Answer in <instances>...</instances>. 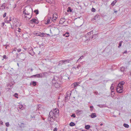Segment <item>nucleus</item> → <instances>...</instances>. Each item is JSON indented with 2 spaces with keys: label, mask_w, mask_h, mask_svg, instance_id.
I'll return each mask as SVG.
<instances>
[{
  "label": "nucleus",
  "mask_w": 131,
  "mask_h": 131,
  "mask_svg": "<svg viewBox=\"0 0 131 131\" xmlns=\"http://www.w3.org/2000/svg\"><path fill=\"white\" fill-rule=\"evenodd\" d=\"M3 58L4 59H6L7 58V56L6 55H4L3 56Z\"/></svg>",
  "instance_id": "nucleus-48"
},
{
  "label": "nucleus",
  "mask_w": 131,
  "mask_h": 131,
  "mask_svg": "<svg viewBox=\"0 0 131 131\" xmlns=\"http://www.w3.org/2000/svg\"><path fill=\"white\" fill-rule=\"evenodd\" d=\"M75 84H76V86H77L79 84V82H75Z\"/></svg>",
  "instance_id": "nucleus-53"
},
{
  "label": "nucleus",
  "mask_w": 131,
  "mask_h": 131,
  "mask_svg": "<svg viewBox=\"0 0 131 131\" xmlns=\"http://www.w3.org/2000/svg\"><path fill=\"white\" fill-rule=\"evenodd\" d=\"M21 51V49H19L17 50V51L19 52H20Z\"/></svg>",
  "instance_id": "nucleus-52"
},
{
  "label": "nucleus",
  "mask_w": 131,
  "mask_h": 131,
  "mask_svg": "<svg viewBox=\"0 0 131 131\" xmlns=\"http://www.w3.org/2000/svg\"><path fill=\"white\" fill-rule=\"evenodd\" d=\"M69 125L71 126H73L75 125V124L73 122H71L70 123Z\"/></svg>",
  "instance_id": "nucleus-25"
},
{
  "label": "nucleus",
  "mask_w": 131,
  "mask_h": 131,
  "mask_svg": "<svg viewBox=\"0 0 131 131\" xmlns=\"http://www.w3.org/2000/svg\"><path fill=\"white\" fill-rule=\"evenodd\" d=\"M6 23H10L9 21L8 20L7 21Z\"/></svg>",
  "instance_id": "nucleus-64"
},
{
  "label": "nucleus",
  "mask_w": 131,
  "mask_h": 131,
  "mask_svg": "<svg viewBox=\"0 0 131 131\" xmlns=\"http://www.w3.org/2000/svg\"><path fill=\"white\" fill-rule=\"evenodd\" d=\"M46 1L48 3L51 4L54 2V0H46Z\"/></svg>",
  "instance_id": "nucleus-13"
},
{
  "label": "nucleus",
  "mask_w": 131,
  "mask_h": 131,
  "mask_svg": "<svg viewBox=\"0 0 131 131\" xmlns=\"http://www.w3.org/2000/svg\"><path fill=\"white\" fill-rule=\"evenodd\" d=\"M50 19H48L46 21V22L45 23V24L46 25H48V24L49 23H50Z\"/></svg>",
  "instance_id": "nucleus-26"
},
{
  "label": "nucleus",
  "mask_w": 131,
  "mask_h": 131,
  "mask_svg": "<svg viewBox=\"0 0 131 131\" xmlns=\"http://www.w3.org/2000/svg\"><path fill=\"white\" fill-rule=\"evenodd\" d=\"M0 124L3 125V122L2 121L0 122Z\"/></svg>",
  "instance_id": "nucleus-59"
},
{
  "label": "nucleus",
  "mask_w": 131,
  "mask_h": 131,
  "mask_svg": "<svg viewBox=\"0 0 131 131\" xmlns=\"http://www.w3.org/2000/svg\"><path fill=\"white\" fill-rule=\"evenodd\" d=\"M58 78L56 76L54 77L52 80V83L53 85L56 88H58L60 86V82L59 81Z\"/></svg>",
  "instance_id": "nucleus-1"
},
{
  "label": "nucleus",
  "mask_w": 131,
  "mask_h": 131,
  "mask_svg": "<svg viewBox=\"0 0 131 131\" xmlns=\"http://www.w3.org/2000/svg\"><path fill=\"white\" fill-rule=\"evenodd\" d=\"M84 57V56H81L79 59L77 61V62H79V61L81 60L82 59L83 57Z\"/></svg>",
  "instance_id": "nucleus-27"
},
{
  "label": "nucleus",
  "mask_w": 131,
  "mask_h": 131,
  "mask_svg": "<svg viewBox=\"0 0 131 131\" xmlns=\"http://www.w3.org/2000/svg\"><path fill=\"white\" fill-rule=\"evenodd\" d=\"M67 11L68 12H72V10L71 9V8L70 7H69L68 8V10H67Z\"/></svg>",
  "instance_id": "nucleus-36"
},
{
  "label": "nucleus",
  "mask_w": 131,
  "mask_h": 131,
  "mask_svg": "<svg viewBox=\"0 0 131 131\" xmlns=\"http://www.w3.org/2000/svg\"><path fill=\"white\" fill-rule=\"evenodd\" d=\"M125 69V68L124 67H122L121 68V71L122 72L124 71Z\"/></svg>",
  "instance_id": "nucleus-31"
},
{
  "label": "nucleus",
  "mask_w": 131,
  "mask_h": 131,
  "mask_svg": "<svg viewBox=\"0 0 131 131\" xmlns=\"http://www.w3.org/2000/svg\"><path fill=\"white\" fill-rule=\"evenodd\" d=\"M17 19L16 18H13V22H18V21L17 20Z\"/></svg>",
  "instance_id": "nucleus-38"
},
{
  "label": "nucleus",
  "mask_w": 131,
  "mask_h": 131,
  "mask_svg": "<svg viewBox=\"0 0 131 131\" xmlns=\"http://www.w3.org/2000/svg\"><path fill=\"white\" fill-rule=\"evenodd\" d=\"M117 2V1L116 0H115L113 1L111 3V5L113 6L114 5H115V4Z\"/></svg>",
  "instance_id": "nucleus-19"
},
{
  "label": "nucleus",
  "mask_w": 131,
  "mask_h": 131,
  "mask_svg": "<svg viewBox=\"0 0 131 131\" xmlns=\"http://www.w3.org/2000/svg\"><path fill=\"white\" fill-rule=\"evenodd\" d=\"M76 112L77 114H80L82 113L83 111L82 110H76Z\"/></svg>",
  "instance_id": "nucleus-12"
},
{
  "label": "nucleus",
  "mask_w": 131,
  "mask_h": 131,
  "mask_svg": "<svg viewBox=\"0 0 131 131\" xmlns=\"http://www.w3.org/2000/svg\"><path fill=\"white\" fill-rule=\"evenodd\" d=\"M96 115L95 113H92L91 115V117L92 118H94L96 117Z\"/></svg>",
  "instance_id": "nucleus-16"
},
{
  "label": "nucleus",
  "mask_w": 131,
  "mask_h": 131,
  "mask_svg": "<svg viewBox=\"0 0 131 131\" xmlns=\"http://www.w3.org/2000/svg\"><path fill=\"white\" fill-rule=\"evenodd\" d=\"M77 68L75 67H73V68H72V69H75V70H76Z\"/></svg>",
  "instance_id": "nucleus-62"
},
{
  "label": "nucleus",
  "mask_w": 131,
  "mask_h": 131,
  "mask_svg": "<svg viewBox=\"0 0 131 131\" xmlns=\"http://www.w3.org/2000/svg\"><path fill=\"white\" fill-rule=\"evenodd\" d=\"M34 0H28V1H29L30 2H32L34 1Z\"/></svg>",
  "instance_id": "nucleus-61"
},
{
  "label": "nucleus",
  "mask_w": 131,
  "mask_h": 131,
  "mask_svg": "<svg viewBox=\"0 0 131 131\" xmlns=\"http://www.w3.org/2000/svg\"><path fill=\"white\" fill-rule=\"evenodd\" d=\"M81 67V65H79L77 67V68L78 69H79V68Z\"/></svg>",
  "instance_id": "nucleus-57"
},
{
  "label": "nucleus",
  "mask_w": 131,
  "mask_h": 131,
  "mask_svg": "<svg viewBox=\"0 0 131 131\" xmlns=\"http://www.w3.org/2000/svg\"><path fill=\"white\" fill-rule=\"evenodd\" d=\"M65 21V20L64 18H61L60 21L59 23L62 24Z\"/></svg>",
  "instance_id": "nucleus-10"
},
{
  "label": "nucleus",
  "mask_w": 131,
  "mask_h": 131,
  "mask_svg": "<svg viewBox=\"0 0 131 131\" xmlns=\"http://www.w3.org/2000/svg\"><path fill=\"white\" fill-rule=\"evenodd\" d=\"M93 31L92 30L90 32H88L86 35L88 36V35H91V34H93Z\"/></svg>",
  "instance_id": "nucleus-33"
},
{
  "label": "nucleus",
  "mask_w": 131,
  "mask_h": 131,
  "mask_svg": "<svg viewBox=\"0 0 131 131\" xmlns=\"http://www.w3.org/2000/svg\"><path fill=\"white\" fill-rule=\"evenodd\" d=\"M42 74L41 73H40L32 75L31 76L30 78H33L34 77L37 78H42Z\"/></svg>",
  "instance_id": "nucleus-6"
},
{
  "label": "nucleus",
  "mask_w": 131,
  "mask_h": 131,
  "mask_svg": "<svg viewBox=\"0 0 131 131\" xmlns=\"http://www.w3.org/2000/svg\"><path fill=\"white\" fill-rule=\"evenodd\" d=\"M6 13H4V14L3 15V18H4L6 17Z\"/></svg>",
  "instance_id": "nucleus-46"
},
{
  "label": "nucleus",
  "mask_w": 131,
  "mask_h": 131,
  "mask_svg": "<svg viewBox=\"0 0 131 131\" xmlns=\"http://www.w3.org/2000/svg\"><path fill=\"white\" fill-rule=\"evenodd\" d=\"M16 95H17V96L18 95L17 94V93H15V97H16L17 98H18V97L16 96Z\"/></svg>",
  "instance_id": "nucleus-50"
},
{
  "label": "nucleus",
  "mask_w": 131,
  "mask_h": 131,
  "mask_svg": "<svg viewBox=\"0 0 131 131\" xmlns=\"http://www.w3.org/2000/svg\"><path fill=\"white\" fill-rule=\"evenodd\" d=\"M30 23H34L37 24L39 23V21L37 19L33 18L30 20Z\"/></svg>",
  "instance_id": "nucleus-4"
},
{
  "label": "nucleus",
  "mask_w": 131,
  "mask_h": 131,
  "mask_svg": "<svg viewBox=\"0 0 131 131\" xmlns=\"http://www.w3.org/2000/svg\"><path fill=\"white\" fill-rule=\"evenodd\" d=\"M1 7H4V8H5V4H4V3H3V4L1 6Z\"/></svg>",
  "instance_id": "nucleus-49"
},
{
  "label": "nucleus",
  "mask_w": 131,
  "mask_h": 131,
  "mask_svg": "<svg viewBox=\"0 0 131 131\" xmlns=\"http://www.w3.org/2000/svg\"><path fill=\"white\" fill-rule=\"evenodd\" d=\"M97 106L100 107H105V105L99 104Z\"/></svg>",
  "instance_id": "nucleus-30"
},
{
  "label": "nucleus",
  "mask_w": 131,
  "mask_h": 131,
  "mask_svg": "<svg viewBox=\"0 0 131 131\" xmlns=\"http://www.w3.org/2000/svg\"><path fill=\"white\" fill-rule=\"evenodd\" d=\"M124 83L125 82H124L122 81L120 82L118 84H119V86H122V87L123 88V85Z\"/></svg>",
  "instance_id": "nucleus-21"
},
{
  "label": "nucleus",
  "mask_w": 131,
  "mask_h": 131,
  "mask_svg": "<svg viewBox=\"0 0 131 131\" xmlns=\"http://www.w3.org/2000/svg\"><path fill=\"white\" fill-rule=\"evenodd\" d=\"M53 17L56 19H57L58 18V16L57 15V14L56 13H54L53 15Z\"/></svg>",
  "instance_id": "nucleus-23"
},
{
  "label": "nucleus",
  "mask_w": 131,
  "mask_h": 131,
  "mask_svg": "<svg viewBox=\"0 0 131 131\" xmlns=\"http://www.w3.org/2000/svg\"><path fill=\"white\" fill-rule=\"evenodd\" d=\"M63 35V36H65L66 37H68L69 35V32H67L65 34H64Z\"/></svg>",
  "instance_id": "nucleus-14"
},
{
  "label": "nucleus",
  "mask_w": 131,
  "mask_h": 131,
  "mask_svg": "<svg viewBox=\"0 0 131 131\" xmlns=\"http://www.w3.org/2000/svg\"><path fill=\"white\" fill-rule=\"evenodd\" d=\"M5 25V23H2L1 25V26L2 27H3Z\"/></svg>",
  "instance_id": "nucleus-44"
},
{
  "label": "nucleus",
  "mask_w": 131,
  "mask_h": 131,
  "mask_svg": "<svg viewBox=\"0 0 131 131\" xmlns=\"http://www.w3.org/2000/svg\"><path fill=\"white\" fill-rule=\"evenodd\" d=\"M71 60H68L67 59L66 60H63V62L64 63V64H65L66 63H68L69 62V61Z\"/></svg>",
  "instance_id": "nucleus-17"
},
{
  "label": "nucleus",
  "mask_w": 131,
  "mask_h": 131,
  "mask_svg": "<svg viewBox=\"0 0 131 131\" xmlns=\"http://www.w3.org/2000/svg\"><path fill=\"white\" fill-rule=\"evenodd\" d=\"M112 85H113V84H112ZM110 88H111V90H114V87L113 86H112V85H111V87Z\"/></svg>",
  "instance_id": "nucleus-51"
},
{
  "label": "nucleus",
  "mask_w": 131,
  "mask_h": 131,
  "mask_svg": "<svg viewBox=\"0 0 131 131\" xmlns=\"http://www.w3.org/2000/svg\"><path fill=\"white\" fill-rule=\"evenodd\" d=\"M5 125L7 127H9V125L8 122H7L5 123Z\"/></svg>",
  "instance_id": "nucleus-39"
},
{
  "label": "nucleus",
  "mask_w": 131,
  "mask_h": 131,
  "mask_svg": "<svg viewBox=\"0 0 131 131\" xmlns=\"http://www.w3.org/2000/svg\"><path fill=\"white\" fill-rule=\"evenodd\" d=\"M30 84H32L33 86H35L36 85V82L34 81H33L30 83Z\"/></svg>",
  "instance_id": "nucleus-20"
},
{
  "label": "nucleus",
  "mask_w": 131,
  "mask_h": 131,
  "mask_svg": "<svg viewBox=\"0 0 131 131\" xmlns=\"http://www.w3.org/2000/svg\"><path fill=\"white\" fill-rule=\"evenodd\" d=\"M49 116L50 118H52L53 119H54L56 117L53 112L51 111L50 112Z\"/></svg>",
  "instance_id": "nucleus-5"
},
{
  "label": "nucleus",
  "mask_w": 131,
  "mask_h": 131,
  "mask_svg": "<svg viewBox=\"0 0 131 131\" xmlns=\"http://www.w3.org/2000/svg\"><path fill=\"white\" fill-rule=\"evenodd\" d=\"M94 94H96V95H97L98 94H99L98 92L96 91H94Z\"/></svg>",
  "instance_id": "nucleus-41"
},
{
  "label": "nucleus",
  "mask_w": 131,
  "mask_h": 131,
  "mask_svg": "<svg viewBox=\"0 0 131 131\" xmlns=\"http://www.w3.org/2000/svg\"><path fill=\"white\" fill-rule=\"evenodd\" d=\"M99 17V15L97 14L94 17V19H96V18H98Z\"/></svg>",
  "instance_id": "nucleus-32"
},
{
  "label": "nucleus",
  "mask_w": 131,
  "mask_h": 131,
  "mask_svg": "<svg viewBox=\"0 0 131 131\" xmlns=\"http://www.w3.org/2000/svg\"><path fill=\"white\" fill-rule=\"evenodd\" d=\"M28 70H30L31 71V72H32L33 70V69L31 68H29V69H28Z\"/></svg>",
  "instance_id": "nucleus-47"
},
{
  "label": "nucleus",
  "mask_w": 131,
  "mask_h": 131,
  "mask_svg": "<svg viewBox=\"0 0 131 131\" xmlns=\"http://www.w3.org/2000/svg\"><path fill=\"white\" fill-rule=\"evenodd\" d=\"M54 115L56 116V115H58L57 114L59 112V110H57L56 109H55L54 110L53 112Z\"/></svg>",
  "instance_id": "nucleus-9"
},
{
  "label": "nucleus",
  "mask_w": 131,
  "mask_h": 131,
  "mask_svg": "<svg viewBox=\"0 0 131 131\" xmlns=\"http://www.w3.org/2000/svg\"><path fill=\"white\" fill-rule=\"evenodd\" d=\"M71 117H73L75 118V117L76 116L74 114H73L71 115Z\"/></svg>",
  "instance_id": "nucleus-45"
},
{
  "label": "nucleus",
  "mask_w": 131,
  "mask_h": 131,
  "mask_svg": "<svg viewBox=\"0 0 131 131\" xmlns=\"http://www.w3.org/2000/svg\"><path fill=\"white\" fill-rule=\"evenodd\" d=\"M25 17H26L29 19H30L31 18L32 15H25Z\"/></svg>",
  "instance_id": "nucleus-18"
},
{
  "label": "nucleus",
  "mask_w": 131,
  "mask_h": 131,
  "mask_svg": "<svg viewBox=\"0 0 131 131\" xmlns=\"http://www.w3.org/2000/svg\"><path fill=\"white\" fill-rule=\"evenodd\" d=\"M17 50V49L16 48H14V49L13 50V51H12V53H13V51H16V50Z\"/></svg>",
  "instance_id": "nucleus-40"
},
{
  "label": "nucleus",
  "mask_w": 131,
  "mask_h": 131,
  "mask_svg": "<svg viewBox=\"0 0 131 131\" xmlns=\"http://www.w3.org/2000/svg\"><path fill=\"white\" fill-rule=\"evenodd\" d=\"M84 38H85V41L88 40L89 39L90 40V37H89V36L87 35H86L84 36L83 37V38L84 39Z\"/></svg>",
  "instance_id": "nucleus-11"
},
{
  "label": "nucleus",
  "mask_w": 131,
  "mask_h": 131,
  "mask_svg": "<svg viewBox=\"0 0 131 131\" xmlns=\"http://www.w3.org/2000/svg\"><path fill=\"white\" fill-rule=\"evenodd\" d=\"M91 11L93 12H94L95 11V9L94 8H92L91 9Z\"/></svg>",
  "instance_id": "nucleus-42"
},
{
  "label": "nucleus",
  "mask_w": 131,
  "mask_h": 131,
  "mask_svg": "<svg viewBox=\"0 0 131 131\" xmlns=\"http://www.w3.org/2000/svg\"><path fill=\"white\" fill-rule=\"evenodd\" d=\"M64 63L63 62V60L60 61L59 62V63L58 66H61Z\"/></svg>",
  "instance_id": "nucleus-15"
},
{
  "label": "nucleus",
  "mask_w": 131,
  "mask_h": 131,
  "mask_svg": "<svg viewBox=\"0 0 131 131\" xmlns=\"http://www.w3.org/2000/svg\"><path fill=\"white\" fill-rule=\"evenodd\" d=\"M32 12V9L31 7H26L23 11V13L25 15H28Z\"/></svg>",
  "instance_id": "nucleus-2"
},
{
  "label": "nucleus",
  "mask_w": 131,
  "mask_h": 131,
  "mask_svg": "<svg viewBox=\"0 0 131 131\" xmlns=\"http://www.w3.org/2000/svg\"><path fill=\"white\" fill-rule=\"evenodd\" d=\"M90 107L91 108H93V106H90Z\"/></svg>",
  "instance_id": "nucleus-63"
},
{
  "label": "nucleus",
  "mask_w": 131,
  "mask_h": 131,
  "mask_svg": "<svg viewBox=\"0 0 131 131\" xmlns=\"http://www.w3.org/2000/svg\"><path fill=\"white\" fill-rule=\"evenodd\" d=\"M123 126L124 127L127 128H128L129 127V125L128 124L125 123L123 125Z\"/></svg>",
  "instance_id": "nucleus-24"
},
{
  "label": "nucleus",
  "mask_w": 131,
  "mask_h": 131,
  "mask_svg": "<svg viewBox=\"0 0 131 131\" xmlns=\"http://www.w3.org/2000/svg\"><path fill=\"white\" fill-rule=\"evenodd\" d=\"M35 0L38 2H40L41 1H42V0Z\"/></svg>",
  "instance_id": "nucleus-58"
},
{
  "label": "nucleus",
  "mask_w": 131,
  "mask_h": 131,
  "mask_svg": "<svg viewBox=\"0 0 131 131\" xmlns=\"http://www.w3.org/2000/svg\"><path fill=\"white\" fill-rule=\"evenodd\" d=\"M72 86H73V87L74 88H75L77 86H76V84H75V83H73V84H72Z\"/></svg>",
  "instance_id": "nucleus-37"
},
{
  "label": "nucleus",
  "mask_w": 131,
  "mask_h": 131,
  "mask_svg": "<svg viewBox=\"0 0 131 131\" xmlns=\"http://www.w3.org/2000/svg\"><path fill=\"white\" fill-rule=\"evenodd\" d=\"M119 84H118L116 88L117 92L119 93H121L123 92V88L122 86H119Z\"/></svg>",
  "instance_id": "nucleus-3"
},
{
  "label": "nucleus",
  "mask_w": 131,
  "mask_h": 131,
  "mask_svg": "<svg viewBox=\"0 0 131 131\" xmlns=\"http://www.w3.org/2000/svg\"><path fill=\"white\" fill-rule=\"evenodd\" d=\"M57 128H54L53 129V131H57Z\"/></svg>",
  "instance_id": "nucleus-55"
},
{
  "label": "nucleus",
  "mask_w": 131,
  "mask_h": 131,
  "mask_svg": "<svg viewBox=\"0 0 131 131\" xmlns=\"http://www.w3.org/2000/svg\"><path fill=\"white\" fill-rule=\"evenodd\" d=\"M39 34L40 36L41 37H42L43 36L44 34L43 33H39Z\"/></svg>",
  "instance_id": "nucleus-35"
},
{
  "label": "nucleus",
  "mask_w": 131,
  "mask_h": 131,
  "mask_svg": "<svg viewBox=\"0 0 131 131\" xmlns=\"http://www.w3.org/2000/svg\"><path fill=\"white\" fill-rule=\"evenodd\" d=\"M34 12L36 15H37L39 14V11L38 9L34 10Z\"/></svg>",
  "instance_id": "nucleus-28"
},
{
  "label": "nucleus",
  "mask_w": 131,
  "mask_h": 131,
  "mask_svg": "<svg viewBox=\"0 0 131 131\" xmlns=\"http://www.w3.org/2000/svg\"><path fill=\"white\" fill-rule=\"evenodd\" d=\"M57 19H56V18L53 17L52 18V20L53 22H55Z\"/></svg>",
  "instance_id": "nucleus-43"
},
{
  "label": "nucleus",
  "mask_w": 131,
  "mask_h": 131,
  "mask_svg": "<svg viewBox=\"0 0 131 131\" xmlns=\"http://www.w3.org/2000/svg\"><path fill=\"white\" fill-rule=\"evenodd\" d=\"M19 107L20 109L21 110H23L24 109V107L22 105H19Z\"/></svg>",
  "instance_id": "nucleus-29"
},
{
  "label": "nucleus",
  "mask_w": 131,
  "mask_h": 131,
  "mask_svg": "<svg viewBox=\"0 0 131 131\" xmlns=\"http://www.w3.org/2000/svg\"><path fill=\"white\" fill-rule=\"evenodd\" d=\"M20 30H21V29L20 28H18V30H17V31H18L19 32H20Z\"/></svg>",
  "instance_id": "nucleus-56"
},
{
  "label": "nucleus",
  "mask_w": 131,
  "mask_h": 131,
  "mask_svg": "<svg viewBox=\"0 0 131 131\" xmlns=\"http://www.w3.org/2000/svg\"><path fill=\"white\" fill-rule=\"evenodd\" d=\"M29 53L32 56H34L35 54V53L34 52L33 49H31L29 51H28Z\"/></svg>",
  "instance_id": "nucleus-8"
},
{
  "label": "nucleus",
  "mask_w": 131,
  "mask_h": 131,
  "mask_svg": "<svg viewBox=\"0 0 131 131\" xmlns=\"http://www.w3.org/2000/svg\"><path fill=\"white\" fill-rule=\"evenodd\" d=\"M35 34L37 36H39V33H35Z\"/></svg>",
  "instance_id": "nucleus-54"
},
{
  "label": "nucleus",
  "mask_w": 131,
  "mask_h": 131,
  "mask_svg": "<svg viewBox=\"0 0 131 131\" xmlns=\"http://www.w3.org/2000/svg\"><path fill=\"white\" fill-rule=\"evenodd\" d=\"M71 93V91H68L66 94L65 98L69 99L70 98V96Z\"/></svg>",
  "instance_id": "nucleus-7"
},
{
  "label": "nucleus",
  "mask_w": 131,
  "mask_h": 131,
  "mask_svg": "<svg viewBox=\"0 0 131 131\" xmlns=\"http://www.w3.org/2000/svg\"><path fill=\"white\" fill-rule=\"evenodd\" d=\"M85 131H92L91 129H88V130H86Z\"/></svg>",
  "instance_id": "nucleus-60"
},
{
  "label": "nucleus",
  "mask_w": 131,
  "mask_h": 131,
  "mask_svg": "<svg viewBox=\"0 0 131 131\" xmlns=\"http://www.w3.org/2000/svg\"><path fill=\"white\" fill-rule=\"evenodd\" d=\"M123 42V41H121L120 42H119V46H118V48H119L120 47H121L122 46V43Z\"/></svg>",
  "instance_id": "nucleus-34"
},
{
  "label": "nucleus",
  "mask_w": 131,
  "mask_h": 131,
  "mask_svg": "<svg viewBox=\"0 0 131 131\" xmlns=\"http://www.w3.org/2000/svg\"><path fill=\"white\" fill-rule=\"evenodd\" d=\"M91 126L89 125H87L85 126V128L86 129H89Z\"/></svg>",
  "instance_id": "nucleus-22"
}]
</instances>
